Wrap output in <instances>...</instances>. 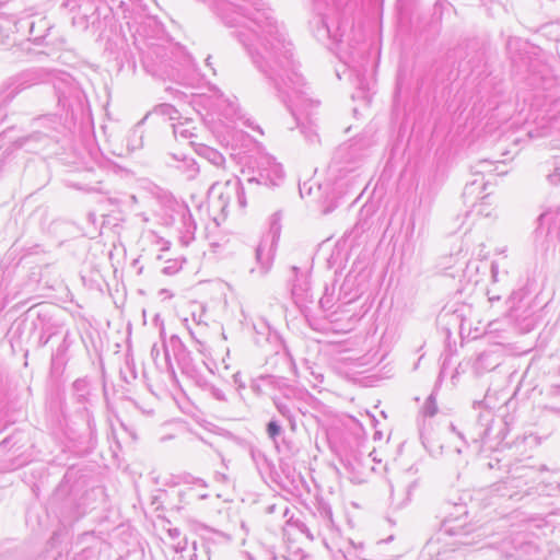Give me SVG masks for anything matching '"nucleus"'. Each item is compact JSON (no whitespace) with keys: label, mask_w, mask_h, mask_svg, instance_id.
Here are the masks:
<instances>
[{"label":"nucleus","mask_w":560,"mask_h":560,"mask_svg":"<svg viewBox=\"0 0 560 560\" xmlns=\"http://www.w3.org/2000/svg\"><path fill=\"white\" fill-rule=\"evenodd\" d=\"M26 463V459H21L20 457H16L14 462L10 466H8V468L14 470L24 466Z\"/></svg>","instance_id":"obj_48"},{"label":"nucleus","mask_w":560,"mask_h":560,"mask_svg":"<svg viewBox=\"0 0 560 560\" xmlns=\"http://www.w3.org/2000/svg\"><path fill=\"white\" fill-rule=\"evenodd\" d=\"M46 74L42 69L25 70L12 79V92L15 95L21 91L45 81Z\"/></svg>","instance_id":"obj_19"},{"label":"nucleus","mask_w":560,"mask_h":560,"mask_svg":"<svg viewBox=\"0 0 560 560\" xmlns=\"http://www.w3.org/2000/svg\"><path fill=\"white\" fill-rule=\"evenodd\" d=\"M529 51L520 52L518 56L512 57L513 62L517 59L524 65L530 73L532 84L537 89L549 90L552 86L553 78L549 75V69L538 59H533Z\"/></svg>","instance_id":"obj_10"},{"label":"nucleus","mask_w":560,"mask_h":560,"mask_svg":"<svg viewBox=\"0 0 560 560\" xmlns=\"http://www.w3.org/2000/svg\"><path fill=\"white\" fill-rule=\"evenodd\" d=\"M545 468L516 467L504 480L493 485L495 491L502 498L520 501L527 495L540 493L539 472Z\"/></svg>","instance_id":"obj_4"},{"label":"nucleus","mask_w":560,"mask_h":560,"mask_svg":"<svg viewBox=\"0 0 560 560\" xmlns=\"http://www.w3.org/2000/svg\"><path fill=\"white\" fill-rule=\"evenodd\" d=\"M266 434L268 439L273 443L275 447L280 451L279 442L283 441L284 429L280 421L272 417L266 423Z\"/></svg>","instance_id":"obj_30"},{"label":"nucleus","mask_w":560,"mask_h":560,"mask_svg":"<svg viewBox=\"0 0 560 560\" xmlns=\"http://www.w3.org/2000/svg\"><path fill=\"white\" fill-rule=\"evenodd\" d=\"M494 171V164L490 160H480L475 165L471 166V173L474 175L481 176L480 179H474L470 183H467L464 188L463 195L465 197H475L479 198V194L486 189L487 183L483 180V175L486 173H492Z\"/></svg>","instance_id":"obj_14"},{"label":"nucleus","mask_w":560,"mask_h":560,"mask_svg":"<svg viewBox=\"0 0 560 560\" xmlns=\"http://www.w3.org/2000/svg\"><path fill=\"white\" fill-rule=\"evenodd\" d=\"M457 515L447 516L441 526V532L454 536L456 539L451 544L452 548H443L439 539H430L421 551L423 560H456L459 547L475 546L483 537L485 533L466 521L467 510L465 504L455 505Z\"/></svg>","instance_id":"obj_2"},{"label":"nucleus","mask_w":560,"mask_h":560,"mask_svg":"<svg viewBox=\"0 0 560 560\" xmlns=\"http://www.w3.org/2000/svg\"><path fill=\"white\" fill-rule=\"evenodd\" d=\"M423 411H424V415L428 416V417H433L436 411H438V407H436V404H435V398L433 395H430L424 404V407H423Z\"/></svg>","instance_id":"obj_41"},{"label":"nucleus","mask_w":560,"mask_h":560,"mask_svg":"<svg viewBox=\"0 0 560 560\" xmlns=\"http://www.w3.org/2000/svg\"><path fill=\"white\" fill-rule=\"evenodd\" d=\"M249 455L260 477H270L275 465L267 455L261 450L254 446H250Z\"/></svg>","instance_id":"obj_22"},{"label":"nucleus","mask_w":560,"mask_h":560,"mask_svg":"<svg viewBox=\"0 0 560 560\" xmlns=\"http://www.w3.org/2000/svg\"><path fill=\"white\" fill-rule=\"evenodd\" d=\"M448 430V439L446 445H439L438 451L440 453L443 452L444 447H446L450 451L455 452L456 454H462L467 447L469 439L464 433V431L458 430L453 423H450L447 427ZM421 442L422 445L428 450L430 453H435L436 450H434L433 444L429 441V439L425 436V434L422 432L421 435Z\"/></svg>","instance_id":"obj_11"},{"label":"nucleus","mask_w":560,"mask_h":560,"mask_svg":"<svg viewBox=\"0 0 560 560\" xmlns=\"http://www.w3.org/2000/svg\"><path fill=\"white\" fill-rule=\"evenodd\" d=\"M151 357L155 365L161 371H166L172 375H175L174 368L171 363L168 347L166 345L163 343L161 347H159L156 343H154L151 348Z\"/></svg>","instance_id":"obj_23"},{"label":"nucleus","mask_w":560,"mask_h":560,"mask_svg":"<svg viewBox=\"0 0 560 560\" xmlns=\"http://www.w3.org/2000/svg\"><path fill=\"white\" fill-rule=\"evenodd\" d=\"M73 343V339L71 337V332L69 330L66 331L61 343L57 347V349L51 354V364L54 366L65 365L68 361L67 353L70 347Z\"/></svg>","instance_id":"obj_26"},{"label":"nucleus","mask_w":560,"mask_h":560,"mask_svg":"<svg viewBox=\"0 0 560 560\" xmlns=\"http://www.w3.org/2000/svg\"><path fill=\"white\" fill-rule=\"evenodd\" d=\"M318 304L320 308L324 311L329 310L332 306L331 299L328 298L327 295L322 296L318 301Z\"/></svg>","instance_id":"obj_44"},{"label":"nucleus","mask_w":560,"mask_h":560,"mask_svg":"<svg viewBox=\"0 0 560 560\" xmlns=\"http://www.w3.org/2000/svg\"><path fill=\"white\" fill-rule=\"evenodd\" d=\"M44 39L45 37H26L19 43L18 47L28 55H46L44 51L38 49L44 45Z\"/></svg>","instance_id":"obj_32"},{"label":"nucleus","mask_w":560,"mask_h":560,"mask_svg":"<svg viewBox=\"0 0 560 560\" xmlns=\"http://www.w3.org/2000/svg\"><path fill=\"white\" fill-rule=\"evenodd\" d=\"M242 45L290 110L306 141L316 142L315 124L306 112L314 102L307 95V84L299 71L300 63L293 58L292 43L284 37H242Z\"/></svg>","instance_id":"obj_1"},{"label":"nucleus","mask_w":560,"mask_h":560,"mask_svg":"<svg viewBox=\"0 0 560 560\" xmlns=\"http://www.w3.org/2000/svg\"><path fill=\"white\" fill-rule=\"evenodd\" d=\"M528 439H533L536 443H539L538 438L533 434H529Z\"/></svg>","instance_id":"obj_55"},{"label":"nucleus","mask_w":560,"mask_h":560,"mask_svg":"<svg viewBox=\"0 0 560 560\" xmlns=\"http://www.w3.org/2000/svg\"><path fill=\"white\" fill-rule=\"evenodd\" d=\"M18 435L19 433H14L10 436H8L7 439H4L1 443H0V447H5L8 446L9 444H12L14 445L16 442L20 441V439H18Z\"/></svg>","instance_id":"obj_45"},{"label":"nucleus","mask_w":560,"mask_h":560,"mask_svg":"<svg viewBox=\"0 0 560 560\" xmlns=\"http://www.w3.org/2000/svg\"><path fill=\"white\" fill-rule=\"evenodd\" d=\"M491 272V287L487 289L488 301L493 304L499 302L503 293L510 289V276L506 270L500 272L497 262L492 261L490 265Z\"/></svg>","instance_id":"obj_13"},{"label":"nucleus","mask_w":560,"mask_h":560,"mask_svg":"<svg viewBox=\"0 0 560 560\" xmlns=\"http://www.w3.org/2000/svg\"><path fill=\"white\" fill-rule=\"evenodd\" d=\"M234 384L236 385V390L240 396H242V390L246 387L245 382L242 378V374L240 372H236L232 376Z\"/></svg>","instance_id":"obj_42"},{"label":"nucleus","mask_w":560,"mask_h":560,"mask_svg":"<svg viewBox=\"0 0 560 560\" xmlns=\"http://www.w3.org/2000/svg\"><path fill=\"white\" fill-rule=\"evenodd\" d=\"M71 399L80 407L81 412L93 406L91 383L88 377L77 378L71 385Z\"/></svg>","instance_id":"obj_17"},{"label":"nucleus","mask_w":560,"mask_h":560,"mask_svg":"<svg viewBox=\"0 0 560 560\" xmlns=\"http://www.w3.org/2000/svg\"><path fill=\"white\" fill-rule=\"evenodd\" d=\"M498 359L499 357L491 351L479 353L472 363L474 373L479 376L494 370L500 364Z\"/></svg>","instance_id":"obj_21"},{"label":"nucleus","mask_w":560,"mask_h":560,"mask_svg":"<svg viewBox=\"0 0 560 560\" xmlns=\"http://www.w3.org/2000/svg\"><path fill=\"white\" fill-rule=\"evenodd\" d=\"M298 270H299L298 267H293L294 272H298Z\"/></svg>","instance_id":"obj_61"},{"label":"nucleus","mask_w":560,"mask_h":560,"mask_svg":"<svg viewBox=\"0 0 560 560\" xmlns=\"http://www.w3.org/2000/svg\"><path fill=\"white\" fill-rule=\"evenodd\" d=\"M196 153L207 160L209 163L218 168H225V158L217 149L206 145L203 143H197L195 148Z\"/></svg>","instance_id":"obj_25"},{"label":"nucleus","mask_w":560,"mask_h":560,"mask_svg":"<svg viewBox=\"0 0 560 560\" xmlns=\"http://www.w3.org/2000/svg\"><path fill=\"white\" fill-rule=\"evenodd\" d=\"M547 179L551 185H559L560 184V171L556 170L553 173H551L547 176Z\"/></svg>","instance_id":"obj_47"},{"label":"nucleus","mask_w":560,"mask_h":560,"mask_svg":"<svg viewBox=\"0 0 560 560\" xmlns=\"http://www.w3.org/2000/svg\"><path fill=\"white\" fill-rule=\"evenodd\" d=\"M126 37H109L105 49L108 50L116 59L126 56L125 46H126Z\"/></svg>","instance_id":"obj_33"},{"label":"nucleus","mask_w":560,"mask_h":560,"mask_svg":"<svg viewBox=\"0 0 560 560\" xmlns=\"http://www.w3.org/2000/svg\"><path fill=\"white\" fill-rule=\"evenodd\" d=\"M259 381L266 385L283 390L282 395H273L271 401L278 413L285 420L292 431L296 430V416L300 408L295 405L294 400L290 397L293 389L285 383L284 378L273 375H264Z\"/></svg>","instance_id":"obj_7"},{"label":"nucleus","mask_w":560,"mask_h":560,"mask_svg":"<svg viewBox=\"0 0 560 560\" xmlns=\"http://www.w3.org/2000/svg\"><path fill=\"white\" fill-rule=\"evenodd\" d=\"M155 42L150 43L147 58L155 61L161 67H171L168 77L178 83L185 84L190 74L197 71V63L192 56L172 37H150Z\"/></svg>","instance_id":"obj_3"},{"label":"nucleus","mask_w":560,"mask_h":560,"mask_svg":"<svg viewBox=\"0 0 560 560\" xmlns=\"http://www.w3.org/2000/svg\"><path fill=\"white\" fill-rule=\"evenodd\" d=\"M474 406L479 407L480 411L464 432L469 441L489 445V447L501 443L505 438L506 424L501 420L495 422L493 411L490 408H483L482 401H475Z\"/></svg>","instance_id":"obj_5"},{"label":"nucleus","mask_w":560,"mask_h":560,"mask_svg":"<svg viewBox=\"0 0 560 560\" xmlns=\"http://www.w3.org/2000/svg\"><path fill=\"white\" fill-rule=\"evenodd\" d=\"M55 335V332H47L45 329L40 332L38 337V346L45 347L51 339V337Z\"/></svg>","instance_id":"obj_43"},{"label":"nucleus","mask_w":560,"mask_h":560,"mask_svg":"<svg viewBox=\"0 0 560 560\" xmlns=\"http://www.w3.org/2000/svg\"><path fill=\"white\" fill-rule=\"evenodd\" d=\"M243 124L246 125V126H250L249 119H245Z\"/></svg>","instance_id":"obj_58"},{"label":"nucleus","mask_w":560,"mask_h":560,"mask_svg":"<svg viewBox=\"0 0 560 560\" xmlns=\"http://www.w3.org/2000/svg\"><path fill=\"white\" fill-rule=\"evenodd\" d=\"M152 114L167 117L170 120H176L180 118V114L176 107L167 103H162L154 106Z\"/></svg>","instance_id":"obj_35"},{"label":"nucleus","mask_w":560,"mask_h":560,"mask_svg":"<svg viewBox=\"0 0 560 560\" xmlns=\"http://www.w3.org/2000/svg\"><path fill=\"white\" fill-rule=\"evenodd\" d=\"M336 75L338 77V79H341V72H340V70H336Z\"/></svg>","instance_id":"obj_57"},{"label":"nucleus","mask_w":560,"mask_h":560,"mask_svg":"<svg viewBox=\"0 0 560 560\" xmlns=\"http://www.w3.org/2000/svg\"><path fill=\"white\" fill-rule=\"evenodd\" d=\"M252 168V176L247 178L248 184L265 185L268 187L278 186L284 177L282 165L269 154L258 155Z\"/></svg>","instance_id":"obj_9"},{"label":"nucleus","mask_w":560,"mask_h":560,"mask_svg":"<svg viewBox=\"0 0 560 560\" xmlns=\"http://www.w3.org/2000/svg\"><path fill=\"white\" fill-rule=\"evenodd\" d=\"M166 164L179 172L186 180L195 179L200 173V167L196 160L185 154L168 153L166 155Z\"/></svg>","instance_id":"obj_15"},{"label":"nucleus","mask_w":560,"mask_h":560,"mask_svg":"<svg viewBox=\"0 0 560 560\" xmlns=\"http://www.w3.org/2000/svg\"><path fill=\"white\" fill-rule=\"evenodd\" d=\"M475 269L476 271H479L480 269V266L478 264H468L467 265V269L470 270V269Z\"/></svg>","instance_id":"obj_52"},{"label":"nucleus","mask_w":560,"mask_h":560,"mask_svg":"<svg viewBox=\"0 0 560 560\" xmlns=\"http://www.w3.org/2000/svg\"><path fill=\"white\" fill-rule=\"evenodd\" d=\"M206 63H207L208 67H211V56H208L206 58Z\"/></svg>","instance_id":"obj_53"},{"label":"nucleus","mask_w":560,"mask_h":560,"mask_svg":"<svg viewBox=\"0 0 560 560\" xmlns=\"http://www.w3.org/2000/svg\"><path fill=\"white\" fill-rule=\"evenodd\" d=\"M528 46L529 43L526 39H523L522 37H510V39L506 43V47L510 51H513L518 47H522L525 50Z\"/></svg>","instance_id":"obj_38"},{"label":"nucleus","mask_w":560,"mask_h":560,"mask_svg":"<svg viewBox=\"0 0 560 560\" xmlns=\"http://www.w3.org/2000/svg\"><path fill=\"white\" fill-rule=\"evenodd\" d=\"M551 389H552V393H559L560 386H552Z\"/></svg>","instance_id":"obj_54"},{"label":"nucleus","mask_w":560,"mask_h":560,"mask_svg":"<svg viewBox=\"0 0 560 560\" xmlns=\"http://www.w3.org/2000/svg\"><path fill=\"white\" fill-rule=\"evenodd\" d=\"M549 410L552 411V412H560V409H557V408H553V407H550Z\"/></svg>","instance_id":"obj_56"},{"label":"nucleus","mask_w":560,"mask_h":560,"mask_svg":"<svg viewBox=\"0 0 560 560\" xmlns=\"http://www.w3.org/2000/svg\"><path fill=\"white\" fill-rule=\"evenodd\" d=\"M170 346L182 373L190 378H200L191 353L187 350L180 339L177 336H172L170 339Z\"/></svg>","instance_id":"obj_12"},{"label":"nucleus","mask_w":560,"mask_h":560,"mask_svg":"<svg viewBox=\"0 0 560 560\" xmlns=\"http://www.w3.org/2000/svg\"><path fill=\"white\" fill-rule=\"evenodd\" d=\"M225 186L229 190H233L235 192V197L240 208H245L246 197L241 179L238 177H235L234 179L226 180Z\"/></svg>","instance_id":"obj_34"},{"label":"nucleus","mask_w":560,"mask_h":560,"mask_svg":"<svg viewBox=\"0 0 560 560\" xmlns=\"http://www.w3.org/2000/svg\"><path fill=\"white\" fill-rule=\"evenodd\" d=\"M270 230L273 233V238H275L276 235H278L279 232H280V224L278 222V214H273L272 221H271V225H270Z\"/></svg>","instance_id":"obj_46"},{"label":"nucleus","mask_w":560,"mask_h":560,"mask_svg":"<svg viewBox=\"0 0 560 560\" xmlns=\"http://www.w3.org/2000/svg\"><path fill=\"white\" fill-rule=\"evenodd\" d=\"M250 388L254 393H256L258 395L261 393V388H260L258 381H253L250 384Z\"/></svg>","instance_id":"obj_51"},{"label":"nucleus","mask_w":560,"mask_h":560,"mask_svg":"<svg viewBox=\"0 0 560 560\" xmlns=\"http://www.w3.org/2000/svg\"><path fill=\"white\" fill-rule=\"evenodd\" d=\"M482 268H483V269H486V268H487L486 262H482Z\"/></svg>","instance_id":"obj_60"},{"label":"nucleus","mask_w":560,"mask_h":560,"mask_svg":"<svg viewBox=\"0 0 560 560\" xmlns=\"http://www.w3.org/2000/svg\"><path fill=\"white\" fill-rule=\"evenodd\" d=\"M82 515L83 513L80 512L78 508L71 509L69 512L63 510L60 512L61 522L65 524L78 521Z\"/></svg>","instance_id":"obj_37"},{"label":"nucleus","mask_w":560,"mask_h":560,"mask_svg":"<svg viewBox=\"0 0 560 560\" xmlns=\"http://www.w3.org/2000/svg\"><path fill=\"white\" fill-rule=\"evenodd\" d=\"M273 244H267L266 242H261L256 248V260L259 265V273L261 276L266 275L273 261Z\"/></svg>","instance_id":"obj_24"},{"label":"nucleus","mask_w":560,"mask_h":560,"mask_svg":"<svg viewBox=\"0 0 560 560\" xmlns=\"http://www.w3.org/2000/svg\"><path fill=\"white\" fill-rule=\"evenodd\" d=\"M168 248V243H166L165 245H163V248L162 249H167Z\"/></svg>","instance_id":"obj_59"},{"label":"nucleus","mask_w":560,"mask_h":560,"mask_svg":"<svg viewBox=\"0 0 560 560\" xmlns=\"http://www.w3.org/2000/svg\"><path fill=\"white\" fill-rule=\"evenodd\" d=\"M194 483L196 487H187L186 489H184L179 492L182 502L189 504L195 500H205L209 497V494L206 492L197 491V488L206 489L208 487V485L205 480L196 479Z\"/></svg>","instance_id":"obj_27"},{"label":"nucleus","mask_w":560,"mask_h":560,"mask_svg":"<svg viewBox=\"0 0 560 560\" xmlns=\"http://www.w3.org/2000/svg\"><path fill=\"white\" fill-rule=\"evenodd\" d=\"M298 529L304 534L310 540L320 538L325 547L332 550L329 540H334L338 536V528L332 518V511L328 503L319 501L315 504L307 522L296 521Z\"/></svg>","instance_id":"obj_6"},{"label":"nucleus","mask_w":560,"mask_h":560,"mask_svg":"<svg viewBox=\"0 0 560 560\" xmlns=\"http://www.w3.org/2000/svg\"><path fill=\"white\" fill-rule=\"evenodd\" d=\"M173 133L175 138H180L184 140H189L192 145L196 147L197 143L192 141L194 138L197 137L196 135V127L194 126V122L189 119H185L184 121H179L177 124H173Z\"/></svg>","instance_id":"obj_28"},{"label":"nucleus","mask_w":560,"mask_h":560,"mask_svg":"<svg viewBox=\"0 0 560 560\" xmlns=\"http://www.w3.org/2000/svg\"><path fill=\"white\" fill-rule=\"evenodd\" d=\"M77 546L81 549L75 553L74 560H96L101 552L102 541L93 533H84L78 538Z\"/></svg>","instance_id":"obj_16"},{"label":"nucleus","mask_w":560,"mask_h":560,"mask_svg":"<svg viewBox=\"0 0 560 560\" xmlns=\"http://www.w3.org/2000/svg\"><path fill=\"white\" fill-rule=\"evenodd\" d=\"M182 269V262L178 260H167L166 266L162 269V272L167 276L177 273Z\"/></svg>","instance_id":"obj_40"},{"label":"nucleus","mask_w":560,"mask_h":560,"mask_svg":"<svg viewBox=\"0 0 560 560\" xmlns=\"http://www.w3.org/2000/svg\"><path fill=\"white\" fill-rule=\"evenodd\" d=\"M291 292L296 306L305 316H307L306 312L308 311V304L314 301L308 280L296 279L292 285Z\"/></svg>","instance_id":"obj_20"},{"label":"nucleus","mask_w":560,"mask_h":560,"mask_svg":"<svg viewBox=\"0 0 560 560\" xmlns=\"http://www.w3.org/2000/svg\"><path fill=\"white\" fill-rule=\"evenodd\" d=\"M167 534L172 539H177L180 536V529L177 527L168 528Z\"/></svg>","instance_id":"obj_49"},{"label":"nucleus","mask_w":560,"mask_h":560,"mask_svg":"<svg viewBox=\"0 0 560 560\" xmlns=\"http://www.w3.org/2000/svg\"><path fill=\"white\" fill-rule=\"evenodd\" d=\"M299 189H300L301 197H304L305 195H311L312 188L307 187L306 183H304L303 185H300Z\"/></svg>","instance_id":"obj_50"},{"label":"nucleus","mask_w":560,"mask_h":560,"mask_svg":"<svg viewBox=\"0 0 560 560\" xmlns=\"http://www.w3.org/2000/svg\"><path fill=\"white\" fill-rule=\"evenodd\" d=\"M197 383H198L199 387L202 389V392L206 393L207 395H209L211 398H213L220 402H223V404L229 402V398H228V395H226V392L224 388L219 387V386L214 385L213 383H211L207 380H203L201 377L197 380Z\"/></svg>","instance_id":"obj_29"},{"label":"nucleus","mask_w":560,"mask_h":560,"mask_svg":"<svg viewBox=\"0 0 560 560\" xmlns=\"http://www.w3.org/2000/svg\"><path fill=\"white\" fill-rule=\"evenodd\" d=\"M183 224H184L186 234H189L192 236L197 229V225L192 219L190 211L186 207L184 208V211H183Z\"/></svg>","instance_id":"obj_36"},{"label":"nucleus","mask_w":560,"mask_h":560,"mask_svg":"<svg viewBox=\"0 0 560 560\" xmlns=\"http://www.w3.org/2000/svg\"><path fill=\"white\" fill-rule=\"evenodd\" d=\"M329 39L328 49L343 63V74L351 75V69L357 68L364 54L361 47L360 37H327Z\"/></svg>","instance_id":"obj_8"},{"label":"nucleus","mask_w":560,"mask_h":560,"mask_svg":"<svg viewBox=\"0 0 560 560\" xmlns=\"http://www.w3.org/2000/svg\"><path fill=\"white\" fill-rule=\"evenodd\" d=\"M214 97L215 100L212 104L213 109L219 112L223 117L231 121H237L244 118L238 104L224 96V94L218 89L214 90Z\"/></svg>","instance_id":"obj_18"},{"label":"nucleus","mask_w":560,"mask_h":560,"mask_svg":"<svg viewBox=\"0 0 560 560\" xmlns=\"http://www.w3.org/2000/svg\"><path fill=\"white\" fill-rule=\"evenodd\" d=\"M82 415L86 421V427H88V430H89V434L91 436V439L96 434V423H95V420H94V417H93V413L90 410L88 411H82Z\"/></svg>","instance_id":"obj_39"},{"label":"nucleus","mask_w":560,"mask_h":560,"mask_svg":"<svg viewBox=\"0 0 560 560\" xmlns=\"http://www.w3.org/2000/svg\"><path fill=\"white\" fill-rule=\"evenodd\" d=\"M525 296H526V292L523 289L513 291L510 294L506 303L509 306V312H510L511 317L518 318V317L523 316V314H520V311L522 308V303H523Z\"/></svg>","instance_id":"obj_31"}]
</instances>
